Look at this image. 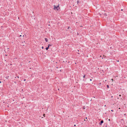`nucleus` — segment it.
<instances>
[{"label":"nucleus","instance_id":"obj_1","mask_svg":"<svg viewBox=\"0 0 127 127\" xmlns=\"http://www.w3.org/2000/svg\"><path fill=\"white\" fill-rule=\"evenodd\" d=\"M59 4L57 6H56L55 5L54 6V9L55 10H57V11H59L60 10V8L59 6Z\"/></svg>","mask_w":127,"mask_h":127},{"label":"nucleus","instance_id":"obj_2","mask_svg":"<svg viewBox=\"0 0 127 127\" xmlns=\"http://www.w3.org/2000/svg\"><path fill=\"white\" fill-rule=\"evenodd\" d=\"M103 121H101V122H100V123H101V124H100V125H101V124L102 123H103Z\"/></svg>","mask_w":127,"mask_h":127},{"label":"nucleus","instance_id":"obj_3","mask_svg":"<svg viewBox=\"0 0 127 127\" xmlns=\"http://www.w3.org/2000/svg\"><path fill=\"white\" fill-rule=\"evenodd\" d=\"M45 40L46 41V42H47L48 41V39L46 38H45Z\"/></svg>","mask_w":127,"mask_h":127},{"label":"nucleus","instance_id":"obj_4","mask_svg":"<svg viewBox=\"0 0 127 127\" xmlns=\"http://www.w3.org/2000/svg\"><path fill=\"white\" fill-rule=\"evenodd\" d=\"M49 48V47H46V50H47L48 49V48Z\"/></svg>","mask_w":127,"mask_h":127},{"label":"nucleus","instance_id":"obj_5","mask_svg":"<svg viewBox=\"0 0 127 127\" xmlns=\"http://www.w3.org/2000/svg\"><path fill=\"white\" fill-rule=\"evenodd\" d=\"M51 46V45H50V44H49V45H48V47H49V46Z\"/></svg>","mask_w":127,"mask_h":127},{"label":"nucleus","instance_id":"obj_6","mask_svg":"<svg viewBox=\"0 0 127 127\" xmlns=\"http://www.w3.org/2000/svg\"><path fill=\"white\" fill-rule=\"evenodd\" d=\"M107 87L108 88H109V86L108 85H107Z\"/></svg>","mask_w":127,"mask_h":127},{"label":"nucleus","instance_id":"obj_7","mask_svg":"<svg viewBox=\"0 0 127 127\" xmlns=\"http://www.w3.org/2000/svg\"><path fill=\"white\" fill-rule=\"evenodd\" d=\"M85 75H84V76H83V78H84L85 77Z\"/></svg>","mask_w":127,"mask_h":127},{"label":"nucleus","instance_id":"obj_8","mask_svg":"<svg viewBox=\"0 0 127 127\" xmlns=\"http://www.w3.org/2000/svg\"><path fill=\"white\" fill-rule=\"evenodd\" d=\"M43 48H44V47H42V49H43Z\"/></svg>","mask_w":127,"mask_h":127},{"label":"nucleus","instance_id":"obj_9","mask_svg":"<svg viewBox=\"0 0 127 127\" xmlns=\"http://www.w3.org/2000/svg\"><path fill=\"white\" fill-rule=\"evenodd\" d=\"M43 116H44V117H45V114H44L43 115Z\"/></svg>","mask_w":127,"mask_h":127},{"label":"nucleus","instance_id":"obj_10","mask_svg":"<svg viewBox=\"0 0 127 127\" xmlns=\"http://www.w3.org/2000/svg\"><path fill=\"white\" fill-rule=\"evenodd\" d=\"M90 81H92V79H90Z\"/></svg>","mask_w":127,"mask_h":127},{"label":"nucleus","instance_id":"obj_11","mask_svg":"<svg viewBox=\"0 0 127 127\" xmlns=\"http://www.w3.org/2000/svg\"><path fill=\"white\" fill-rule=\"evenodd\" d=\"M111 80H112V81L113 80V79H111Z\"/></svg>","mask_w":127,"mask_h":127},{"label":"nucleus","instance_id":"obj_12","mask_svg":"<svg viewBox=\"0 0 127 127\" xmlns=\"http://www.w3.org/2000/svg\"><path fill=\"white\" fill-rule=\"evenodd\" d=\"M111 111H113V110H111Z\"/></svg>","mask_w":127,"mask_h":127},{"label":"nucleus","instance_id":"obj_13","mask_svg":"<svg viewBox=\"0 0 127 127\" xmlns=\"http://www.w3.org/2000/svg\"><path fill=\"white\" fill-rule=\"evenodd\" d=\"M74 126H76V125H74Z\"/></svg>","mask_w":127,"mask_h":127},{"label":"nucleus","instance_id":"obj_14","mask_svg":"<svg viewBox=\"0 0 127 127\" xmlns=\"http://www.w3.org/2000/svg\"><path fill=\"white\" fill-rule=\"evenodd\" d=\"M109 120V121H110V119H109V120Z\"/></svg>","mask_w":127,"mask_h":127},{"label":"nucleus","instance_id":"obj_15","mask_svg":"<svg viewBox=\"0 0 127 127\" xmlns=\"http://www.w3.org/2000/svg\"><path fill=\"white\" fill-rule=\"evenodd\" d=\"M121 96V95H119V96Z\"/></svg>","mask_w":127,"mask_h":127},{"label":"nucleus","instance_id":"obj_16","mask_svg":"<svg viewBox=\"0 0 127 127\" xmlns=\"http://www.w3.org/2000/svg\"><path fill=\"white\" fill-rule=\"evenodd\" d=\"M25 80H25H25H24V81H25Z\"/></svg>","mask_w":127,"mask_h":127},{"label":"nucleus","instance_id":"obj_17","mask_svg":"<svg viewBox=\"0 0 127 127\" xmlns=\"http://www.w3.org/2000/svg\"><path fill=\"white\" fill-rule=\"evenodd\" d=\"M86 119H87V117H86Z\"/></svg>","mask_w":127,"mask_h":127},{"label":"nucleus","instance_id":"obj_18","mask_svg":"<svg viewBox=\"0 0 127 127\" xmlns=\"http://www.w3.org/2000/svg\"><path fill=\"white\" fill-rule=\"evenodd\" d=\"M1 82L0 81V83H1Z\"/></svg>","mask_w":127,"mask_h":127},{"label":"nucleus","instance_id":"obj_19","mask_svg":"<svg viewBox=\"0 0 127 127\" xmlns=\"http://www.w3.org/2000/svg\"><path fill=\"white\" fill-rule=\"evenodd\" d=\"M104 106H106V105H104Z\"/></svg>","mask_w":127,"mask_h":127}]
</instances>
